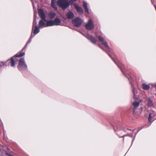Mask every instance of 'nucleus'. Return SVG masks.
<instances>
[{"instance_id":"14","label":"nucleus","mask_w":156,"mask_h":156,"mask_svg":"<svg viewBox=\"0 0 156 156\" xmlns=\"http://www.w3.org/2000/svg\"><path fill=\"white\" fill-rule=\"evenodd\" d=\"M83 5L87 13L88 14H89V10L87 6V3L85 1L83 2Z\"/></svg>"},{"instance_id":"6","label":"nucleus","mask_w":156,"mask_h":156,"mask_svg":"<svg viewBox=\"0 0 156 156\" xmlns=\"http://www.w3.org/2000/svg\"><path fill=\"white\" fill-rule=\"evenodd\" d=\"M82 23V20L79 18H76L73 20V23L74 26L76 27L80 26Z\"/></svg>"},{"instance_id":"16","label":"nucleus","mask_w":156,"mask_h":156,"mask_svg":"<svg viewBox=\"0 0 156 156\" xmlns=\"http://www.w3.org/2000/svg\"><path fill=\"white\" fill-rule=\"evenodd\" d=\"M143 88L145 90H148L149 89L150 87L148 85L145 83H143L142 84Z\"/></svg>"},{"instance_id":"19","label":"nucleus","mask_w":156,"mask_h":156,"mask_svg":"<svg viewBox=\"0 0 156 156\" xmlns=\"http://www.w3.org/2000/svg\"><path fill=\"white\" fill-rule=\"evenodd\" d=\"M147 104H148V106H152L153 105V104L152 101L150 99H148V100Z\"/></svg>"},{"instance_id":"4","label":"nucleus","mask_w":156,"mask_h":156,"mask_svg":"<svg viewBox=\"0 0 156 156\" xmlns=\"http://www.w3.org/2000/svg\"><path fill=\"white\" fill-rule=\"evenodd\" d=\"M49 21H46L45 19V20H41L40 21L39 24V27H47L48 26H50L49 25L50 24L48 23Z\"/></svg>"},{"instance_id":"13","label":"nucleus","mask_w":156,"mask_h":156,"mask_svg":"<svg viewBox=\"0 0 156 156\" xmlns=\"http://www.w3.org/2000/svg\"><path fill=\"white\" fill-rule=\"evenodd\" d=\"M66 16L67 18L69 19L72 18L74 16V15L73 13L71 12H68Z\"/></svg>"},{"instance_id":"9","label":"nucleus","mask_w":156,"mask_h":156,"mask_svg":"<svg viewBox=\"0 0 156 156\" xmlns=\"http://www.w3.org/2000/svg\"><path fill=\"white\" fill-rule=\"evenodd\" d=\"M74 6L77 11L81 15L83 13V10L81 7L76 4L74 5Z\"/></svg>"},{"instance_id":"11","label":"nucleus","mask_w":156,"mask_h":156,"mask_svg":"<svg viewBox=\"0 0 156 156\" xmlns=\"http://www.w3.org/2000/svg\"><path fill=\"white\" fill-rule=\"evenodd\" d=\"M34 27V28L33 29L32 28V31L33 32V33L34 34V35L32 36V35H31V38L32 37H34L35 35L37 34L39 32V29L37 26H35V27Z\"/></svg>"},{"instance_id":"17","label":"nucleus","mask_w":156,"mask_h":156,"mask_svg":"<svg viewBox=\"0 0 156 156\" xmlns=\"http://www.w3.org/2000/svg\"><path fill=\"white\" fill-rule=\"evenodd\" d=\"M51 5L55 9H57L56 5L55 3V0H52Z\"/></svg>"},{"instance_id":"10","label":"nucleus","mask_w":156,"mask_h":156,"mask_svg":"<svg viewBox=\"0 0 156 156\" xmlns=\"http://www.w3.org/2000/svg\"><path fill=\"white\" fill-rule=\"evenodd\" d=\"M86 37L88 39L90 40L92 43L94 44L96 43V40L91 36L87 34Z\"/></svg>"},{"instance_id":"3","label":"nucleus","mask_w":156,"mask_h":156,"mask_svg":"<svg viewBox=\"0 0 156 156\" xmlns=\"http://www.w3.org/2000/svg\"><path fill=\"white\" fill-rule=\"evenodd\" d=\"M61 22V20L59 18H56L54 21H49L48 23L50 24L49 25L52 26L53 25H60Z\"/></svg>"},{"instance_id":"20","label":"nucleus","mask_w":156,"mask_h":156,"mask_svg":"<svg viewBox=\"0 0 156 156\" xmlns=\"http://www.w3.org/2000/svg\"><path fill=\"white\" fill-rule=\"evenodd\" d=\"M10 62H11V66L12 67H13L15 65V61L13 59V58H11V61Z\"/></svg>"},{"instance_id":"27","label":"nucleus","mask_w":156,"mask_h":156,"mask_svg":"<svg viewBox=\"0 0 156 156\" xmlns=\"http://www.w3.org/2000/svg\"><path fill=\"white\" fill-rule=\"evenodd\" d=\"M33 7H34V4H33Z\"/></svg>"},{"instance_id":"1","label":"nucleus","mask_w":156,"mask_h":156,"mask_svg":"<svg viewBox=\"0 0 156 156\" xmlns=\"http://www.w3.org/2000/svg\"><path fill=\"white\" fill-rule=\"evenodd\" d=\"M57 4L63 9H66L69 5L68 0H58Z\"/></svg>"},{"instance_id":"26","label":"nucleus","mask_w":156,"mask_h":156,"mask_svg":"<svg viewBox=\"0 0 156 156\" xmlns=\"http://www.w3.org/2000/svg\"><path fill=\"white\" fill-rule=\"evenodd\" d=\"M154 7L155 8V9L156 10V5H155L154 6Z\"/></svg>"},{"instance_id":"15","label":"nucleus","mask_w":156,"mask_h":156,"mask_svg":"<svg viewBox=\"0 0 156 156\" xmlns=\"http://www.w3.org/2000/svg\"><path fill=\"white\" fill-rule=\"evenodd\" d=\"M55 16L56 14L53 12H51L48 14L49 17L51 19H54Z\"/></svg>"},{"instance_id":"23","label":"nucleus","mask_w":156,"mask_h":156,"mask_svg":"<svg viewBox=\"0 0 156 156\" xmlns=\"http://www.w3.org/2000/svg\"><path fill=\"white\" fill-rule=\"evenodd\" d=\"M151 115H152V114H151V113H150L149 114V117H148V121L149 122H150L151 121Z\"/></svg>"},{"instance_id":"18","label":"nucleus","mask_w":156,"mask_h":156,"mask_svg":"<svg viewBox=\"0 0 156 156\" xmlns=\"http://www.w3.org/2000/svg\"><path fill=\"white\" fill-rule=\"evenodd\" d=\"M140 102L135 101L133 103V105L134 108L137 107L140 104Z\"/></svg>"},{"instance_id":"24","label":"nucleus","mask_w":156,"mask_h":156,"mask_svg":"<svg viewBox=\"0 0 156 156\" xmlns=\"http://www.w3.org/2000/svg\"><path fill=\"white\" fill-rule=\"evenodd\" d=\"M37 18V15L36 14L34 13V20H36Z\"/></svg>"},{"instance_id":"5","label":"nucleus","mask_w":156,"mask_h":156,"mask_svg":"<svg viewBox=\"0 0 156 156\" xmlns=\"http://www.w3.org/2000/svg\"><path fill=\"white\" fill-rule=\"evenodd\" d=\"M98 39L99 41L102 43V44L103 45L105 48H108V46L107 45V42L105 41V38L102 36H99L98 37Z\"/></svg>"},{"instance_id":"7","label":"nucleus","mask_w":156,"mask_h":156,"mask_svg":"<svg viewBox=\"0 0 156 156\" xmlns=\"http://www.w3.org/2000/svg\"><path fill=\"white\" fill-rule=\"evenodd\" d=\"M86 28L88 30H92L94 28V24L91 20H89L85 25Z\"/></svg>"},{"instance_id":"22","label":"nucleus","mask_w":156,"mask_h":156,"mask_svg":"<svg viewBox=\"0 0 156 156\" xmlns=\"http://www.w3.org/2000/svg\"><path fill=\"white\" fill-rule=\"evenodd\" d=\"M37 22L36 20H34L33 25V29L34 28V27H35L37 25Z\"/></svg>"},{"instance_id":"2","label":"nucleus","mask_w":156,"mask_h":156,"mask_svg":"<svg viewBox=\"0 0 156 156\" xmlns=\"http://www.w3.org/2000/svg\"><path fill=\"white\" fill-rule=\"evenodd\" d=\"M18 67L19 69L20 70L27 69V66L25 64V61L23 58H21L20 60Z\"/></svg>"},{"instance_id":"25","label":"nucleus","mask_w":156,"mask_h":156,"mask_svg":"<svg viewBox=\"0 0 156 156\" xmlns=\"http://www.w3.org/2000/svg\"><path fill=\"white\" fill-rule=\"evenodd\" d=\"M133 93L134 96H135L136 94H135V90L134 88L133 89Z\"/></svg>"},{"instance_id":"12","label":"nucleus","mask_w":156,"mask_h":156,"mask_svg":"<svg viewBox=\"0 0 156 156\" xmlns=\"http://www.w3.org/2000/svg\"><path fill=\"white\" fill-rule=\"evenodd\" d=\"M8 150H9L7 147H3V146H0V151L2 153L5 152L7 151Z\"/></svg>"},{"instance_id":"8","label":"nucleus","mask_w":156,"mask_h":156,"mask_svg":"<svg viewBox=\"0 0 156 156\" xmlns=\"http://www.w3.org/2000/svg\"><path fill=\"white\" fill-rule=\"evenodd\" d=\"M38 12L42 20H45V16L44 12L43 10L41 9H40L38 10Z\"/></svg>"},{"instance_id":"28","label":"nucleus","mask_w":156,"mask_h":156,"mask_svg":"<svg viewBox=\"0 0 156 156\" xmlns=\"http://www.w3.org/2000/svg\"><path fill=\"white\" fill-rule=\"evenodd\" d=\"M155 87L156 88V85H155Z\"/></svg>"},{"instance_id":"21","label":"nucleus","mask_w":156,"mask_h":156,"mask_svg":"<svg viewBox=\"0 0 156 156\" xmlns=\"http://www.w3.org/2000/svg\"><path fill=\"white\" fill-rule=\"evenodd\" d=\"M25 55V53L23 52L22 53H20L19 54H17L15 55V56L16 57H21L22 56H23Z\"/></svg>"}]
</instances>
